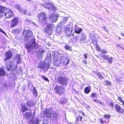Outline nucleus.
I'll use <instances>...</instances> for the list:
<instances>
[{"mask_svg":"<svg viewBox=\"0 0 124 124\" xmlns=\"http://www.w3.org/2000/svg\"><path fill=\"white\" fill-rule=\"evenodd\" d=\"M90 86H87L85 88L84 90V92L86 94H88L91 91V89L90 88Z\"/></svg>","mask_w":124,"mask_h":124,"instance_id":"25","label":"nucleus"},{"mask_svg":"<svg viewBox=\"0 0 124 124\" xmlns=\"http://www.w3.org/2000/svg\"><path fill=\"white\" fill-rule=\"evenodd\" d=\"M121 34L124 37V33H121Z\"/></svg>","mask_w":124,"mask_h":124,"instance_id":"61","label":"nucleus"},{"mask_svg":"<svg viewBox=\"0 0 124 124\" xmlns=\"http://www.w3.org/2000/svg\"><path fill=\"white\" fill-rule=\"evenodd\" d=\"M12 56V53L11 51H7L5 54V58L4 59L3 61L5 62L11 59Z\"/></svg>","mask_w":124,"mask_h":124,"instance_id":"8","label":"nucleus"},{"mask_svg":"<svg viewBox=\"0 0 124 124\" xmlns=\"http://www.w3.org/2000/svg\"><path fill=\"white\" fill-rule=\"evenodd\" d=\"M90 37L92 40V43H94V44L95 43V42L94 41H97V40L95 39V37L94 35L92 34H90Z\"/></svg>","mask_w":124,"mask_h":124,"instance_id":"28","label":"nucleus"},{"mask_svg":"<svg viewBox=\"0 0 124 124\" xmlns=\"http://www.w3.org/2000/svg\"><path fill=\"white\" fill-rule=\"evenodd\" d=\"M115 107L116 110L117 112L122 114L124 112L123 109L119 105L116 104L115 105Z\"/></svg>","mask_w":124,"mask_h":124,"instance_id":"16","label":"nucleus"},{"mask_svg":"<svg viewBox=\"0 0 124 124\" xmlns=\"http://www.w3.org/2000/svg\"><path fill=\"white\" fill-rule=\"evenodd\" d=\"M44 51L43 49H40L37 52V56L39 58H40L42 57V54Z\"/></svg>","mask_w":124,"mask_h":124,"instance_id":"19","label":"nucleus"},{"mask_svg":"<svg viewBox=\"0 0 124 124\" xmlns=\"http://www.w3.org/2000/svg\"><path fill=\"white\" fill-rule=\"evenodd\" d=\"M25 47L29 53L32 51L34 48H36L37 47L35 39H32L29 42L26 43L25 44Z\"/></svg>","mask_w":124,"mask_h":124,"instance_id":"1","label":"nucleus"},{"mask_svg":"<svg viewBox=\"0 0 124 124\" xmlns=\"http://www.w3.org/2000/svg\"><path fill=\"white\" fill-rule=\"evenodd\" d=\"M116 46L117 47H119L120 48H122L123 50H124V48H122V47L121 46H120L118 44H117L116 45Z\"/></svg>","mask_w":124,"mask_h":124,"instance_id":"54","label":"nucleus"},{"mask_svg":"<svg viewBox=\"0 0 124 124\" xmlns=\"http://www.w3.org/2000/svg\"><path fill=\"white\" fill-rule=\"evenodd\" d=\"M82 31V30L81 28L79 27H78V28L76 27L75 30V32L76 33L79 34Z\"/></svg>","mask_w":124,"mask_h":124,"instance_id":"23","label":"nucleus"},{"mask_svg":"<svg viewBox=\"0 0 124 124\" xmlns=\"http://www.w3.org/2000/svg\"><path fill=\"white\" fill-rule=\"evenodd\" d=\"M78 121H79L78 118H76V122H78Z\"/></svg>","mask_w":124,"mask_h":124,"instance_id":"62","label":"nucleus"},{"mask_svg":"<svg viewBox=\"0 0 124 124\" xmlns=\"http://www.w3.org/2000/svg\"><path fill=\"white\" fill-rule=\"evenodd\" d=\"M42 77L43 79L45 81H49V80L46 77L44 76H42Z\"/></svg>","mask_w":124,"mask_h":124,"instance_id":"43","label":"nucleus"},{"mask_svg":"<svg viewBox=\"0 0 124 124\" xmlns=\"http://www.w3.org/2000/svg\"><path fill=\"white\" fill-rule=\"evenodd\" d=\"M32 92L34 96L35 97L37 95V92L34 87H33Z\"/></svg>","mask_w":124,"mask_h":124,"instance_id":"30","label":"nucleus"},{"mask_svg":"<svg viewBox=\"0 0 124 124\" xmlns=\"http://www.w3.org/2000/svg\"><path fill=\"white\" fill-rule=\"evenodd\" d=\"M108 62L110 63H111L112 62V57L108 58Z\"/></svg>","mask_w":124,"mask_h":124,"instance_id":"41","label":"nucleus"},{"mask_svg":"<svg viewBox=\"0 0 124 124\" xmlns=\"http://www.w3.org/2000/svg\"><path fill=\"white\" fill-rule=\"evenodd\" d=\"M105 83L108 85H110V82L107 80H106L105 81Z\"/></svg>","mask_w":124,"mask_h":124,"instance_id":"50","label":"nucleus"},{"mask_svg":"<svg viewBox=\"0 0 124 124\" xmlns=\"http://www.w3.org/2000/svg\"><path fill=\"white\" fill-rule=\"evenodd\" d=\"M18 10L20 11V12H21V13H23L24 14H25L26 12V11L25 10H23V11L20 8H18Z\"/></svg>","mask_w":124,"mask_h":124,"instance_id":"40","label":"nucleus"},{"mask_svg":"<svg viewBox=\"0 0 124 124\" xmlns=\"http://www.w3.org/2000/svg\"><path fill=\"white\" fill-rule=\"evenodd\" d=\"M45 2L46 5L49 6L51 8H56L51 1H48L47 0H46Z\"/></svg>","mask_w":124,"mask_h":124,"instance_id":"21","label":"nucleus"},{"mask_svg":"<svg viewBox=\"0 0 124 124\" xmlns=\"http://www.w3.org/2000/svg\"><path fill=\"white\" fill-rule=\"evenodd\" d=\"M56 113L55 112H54L52 113L51 112V115L52 116H50V118L51 120H54V119H56Z\"/></svg>","mask_w":124,"mask_h":124,"instance_id":"29","label":"nucleus"},{"mask_svg":"<svg viewBox=\"0 0 124 124\" xmlns=\"http://www.w3.org/2000/svg\"><path fill=\"white\" fill-rule=\"evenodd\" d=\"M79 117H80V118H79L80 120V121H81L82 120V117L80 116H79Z\"/></svg>","mask_w":124,"mask_h":124,"instance_id":"59","label":"nucleus"},{"mask_svg":"<svg viewBox=\"0 0 124 124\" xmlns=\"http://www.w3.org/2000/svg\"><path fill=\"white\" fill-rule=\"evenodd\" d=\"M64 99L63 98H62L61 99V103L62 104H63L64 103H65L66 102L65 100H63Z\"/></svg>","mask_w":124,"mask_h":124,"instance_id":"45","label":"nucleus"},{"mask_svg":"<svg viewBox=\"0 0 124 124\" xmlns=\"http://www.w3.org/2000/svg\"><path fill=\"white\" fill-rule=\"evenodd\" d=\"M26 104L28 107H32L34 105V101L32 100L28 99L26 102Z\"/></svg>","mask_w":124,"mask_h":124,"instance_id":"12","label":"nucleus"},{"mask_svg":"<svg viewBox=\"0 0 124 124\" xmlns=\"http://www.w3.org/2000/svg\"><path fill=\"white\" fill-rule=\"evenodd\" d=\"M13 61H9L6 62L5 63L6 68L8 71H9L10 70H12V71H13L15 68L14 67L13 69H12V65L13 64Z\"/></svg>","mask_w":124,"mask_h":124,"instance_id":"7","label":"nucleus"},{"mask_svg":"<svg viewBox=\"0 0 124 124\" xmlns=\"http://www.w3.org/2000/svg\"><path fill=\"white\" fill-rule=\"evenodd\" d=\"M96 93H93L91 95V97L94 98H96Z\"/></svg>","mask_w":124,"mask_h":124,"instance_id":"38","label":"nucleus"},{"mask_svg":"<svg viewBox=\"0 0 124 124\" xmlns=\"http://www.w3.org/2000/svg\"><path fill=\"white\" fill-rule=\"evenodd\" d=\"M65 32L67 37L70 36L71 34L72 29L66 27L65 29Z\"/></svg>","mask_w":124,"mask_h":124,"instance_id":"18","label":"nucleus"},{"mask_svg":"<svg viewBox=\"0 0 124 124\" xmlns=\"http://www.w3.org/2000/svg\"><path fill=\"white\" fill-rule=\"evenodd\" d=\"M118 100L121 102L123 101V100L122 99V98L121 97H118Z\"/></svg>","mask_w":124,"mask_h":124,"instance_id":"49","label":"nucleus"},{"mask_svg":"<svg viewBox=\"0 0 124 124\" xmlns=\"http://www.w3.org/2000/svg\"><path fill=\"white\" fill-rule=\"evenodd\" d=\"M19 30L17 29H14L13 31V32L15 34H17L19 32Z\"/></svg>","mask_w":124,"mask_h":124,"instance_id":"31","label":"nucleus"},{"mask_svg":"<svg viewBox=\"0 0 124 124\" xmlns=\"http://www.w3.org/2000/svg\"><path fill=\"white\" fill-rule=\"evenodd\" d=\"M63 57V59L64 60V61L63 62L64 64L66 65H67L69 62V60L66 57Z\"/></svg>","mask_w":124,"mask_h":124,"instance_id":"27","label":"nucleus"},{"mask_svg":"<svg viewBox=\"0 0 124 124\" xmlns=\"http://www.w3.org/2000/svg\"><path fill=\"white\" fill-rule=\"evenodd\" d=\"M59 15L58 14H52L49 17L50 19H52L54 22H56L57 19Z\"/></svg>","mask_w":124,"mask_h":124,"instance_id":"15","label":"nucleus"},{"mask_svg":"<svg viewBox=\"0 0 124 124\" xmlns=\"http://www.w3.org/2000/svg\"><path fill=\"white\" fill-rule=\"evenodd\" d=\"M21 109L23 112L29 110L28 108L27 107L24 105H22Z\"/></svg>","mask_w":124,"mask_h":124,"instance_id":"24","label":"nucleus"},{"mask_svg":"<svg viewBox=\"0 0 124 124\" xmlns=\"http://www.w3.org/2000/svg\"><path fill=\"white\" fill-rule=\"evenodd\" d=\"M95 48L98 51H99L100 50V49L99 47L98 46V45L97 44V41H95Z\"/></svg>","mask_w":124,"mask_h":124,"instance_id":"33","label":"nucleus"},{"mask_svg":"<svg viewBox=\"0 0 124 124\" xmlns=\"http://www.w3.org/2000/svg\"><path fill=\"white\" fill-rule=\"evenodd\" d=\"M51 110L48 108H47L44 111V118H50V116H51Z\"/></svg>","mask_w":124,"mask_h":124,"instance_id":"10","label":"nucleus"},{"mask_svg":"<svg viewBox=\"0 0 124 124\" xmlns=\"http://www.w3.org/2000/svg\"><path fill=\"white\" fill-rule=\"evenodd\" d=\"M84 57H85V59L86 60L87 58V54H85L84 55Z\"/></svg>","mask_w":124,"mask_h":124,"instance_id":"51","label":"nucleus"},{"mask_svg":"<svg viewBox=\"0 0 124 124\" xmlns=\"http://www.w3.org/2000/svg\"><path fill=\"white\" fill-rule=\"evenodd\" d=\"M74 38L75 39V40L76 41H77L78 40V38H79L78 36H76L74 37Z\"/></svg>","mask_w":124,"mask_h":124,"instance_id":"48","label":"nucleus"},{"mask_svg":"<svg viewBox=\"0 0 124 124\" xmlns=\"http://www.w3.org/2000/svg\"><path fill=\"white\" fill-rule=\"evenodd\" d=\"M86 36L85 34L82 33L80 37V42L83 43L84 41L86 40Z\"/></svg>","mask_w":124,"mask_h":124,"instance_id":"20","label":"nucleus"},{"mask_svg":"<svg viewBox=\"0 0 124 124\" xmlns=\"http://www.w3.org/2000/svg\"><path fill=\"white\" fill-rule=\"evenodd\" d=\"M65 48L66 50H72L71 47L68 45L65 46Z\"/></svg>","mask_w":124,"mask_h":124,"instance_id":"35","label":"nucleus"},{"mask_svg":"<svg viewBox=\"0 0 124 124\" xmlns=\"http://www.w3.org/2000/svg\"><path fill=\"white\" fill-rule=\"evenodd\" d=\"M0 8H5V7L0 6Z\"/></svg>","mask_w":124,"mask_h":124,"instance_id":"64","label":"nucleus"},{"mask_svg":"<svg viewBox=\"0 0 124 124\" xmlns=\"http://www.w3.org/2000/svg\"><path fill=\"white\" fill-rule=\"evenodd\" d=\"M32 115V112L30 111V112H27L25 113V115L26 116V117L28 119H31V118H30V117H31Z\"/></svg>","mask_w":124,"mask_h":124,"instance_id":"22","label":"nucleus"},{"mask_svg":"<svg viewBox=\"0 0 124 124\" xmlns=\"http://www.w3.org/2000/svg\"><path fill=\"white\" fill-rule=\"evenodd\" d=\"M121 102L122 103V104L124 106V101H123Z\"/></svg>","mask_w":124,"mask_h":124,"instance_id":"63","label":"nucleus"},{"mask_svg":"<svg viewBox=\"0 0 124 124\" xmlns=\"http://www.w3.org/2000/svg\"><path fill=\"white\" fill-rule=\"evenodd\" d=\"M61 29L60 27H58L56 28V29L55 30L56 32L57 33L60 32L61 31Z\"/></svg>","mask_w":124,"mask_h":124,"instance_id":"37","label":"nucleus"},{"mask_svg":"<svg viewBox=\"0 0 124 124\" xmlns=\"http://www.w3.org/2000/svg\"><path fill=\"white\" fill-rule=\"evenodd\" d=\"M33 117L31 119H30V123L31 124H39L40 121L38 118H35L33 119Z\"/></svg>","mask_w":124,"mask_h":124,"instance_id":"11","label":"nucleus"},{"mask_svg":"<svg viewBox=\"0 0 124 124\" xmlns=\"http://www.w3.org/2000/svg\"><path fill=\"white\" fill-rule=\"evenodd\" d=\"M6 74V72L2 68H0V77L5 75Z\"/></svg>","mask_w":124,"mask_h":124,"instance_id":"26","label":"nucleus"},{"mask_svg":"<svg viewBox=\"0 0 124 124\" xmlns=\"http://www.w3.org/2000/svg\"><path fill=\"white\" fill-rule=\"evenodd\" d=\"M3 13L7 18H11L13 16L12 11L9 8H0V18L2 17Z\"/></svg>","mask_w":124,"mask_h":124,"instance_id":"2","label":"nucleus"},{"mask_svg":"<svg viewBox=\"0 0 124 124\" xmlns=\"http://www.w3.org/2000/svg\"><path fill=\"white\" fill-rule=\"evenodd\" d=\"M51 9V10L52 11H54V10H56V8H50Z\"/></svg>","mask_w":124,"mask_h":124,"instance_id":"56","label":"nucleus"},{"mask_svg":"<svg viewBox=\"0 0 124 124\" xmlns=\"http://www.w3.org/2000/svg\"><path fill=\"white\" fill-rule=\"evenodd\" d=\"M15 8H20V6L18 5H16V6Z\"/></svg>","mask_w":124,"mask_h":124,"instance_id":"55","label":"nucleus"},{"mask_svg":"<svg viewBox=\"0 0 124 124\" xmlns=\"http://www.w3.org/2000/svg\"><path fill=\"white\" fill-rule=\"evenodd\" d=\"M100 122L102 123H103L104 122V121L102 119H101V120H100Z\"/></svg>","mask_w":124,"mask_h":124,"instance_id":"57","label":"nucleus"},{"mask_svg":"<svg viewBox=\"0 0 124 124\" xmlns=\"http://www.w3.org/2000/svg\"><path fill=\"white\" fill-rule=\"evenodd\" d=\"M27 21L28 22H30V23H33V24H34L35 25H36V24L34 23H33V22L32 21H30L28 19H27Z\"/></svg>","mask_w":124,"mask_h":124,"instance_id":"53","label":"nucleus"},{"mask_svg":"<svg viewBox=\"0 0 124 124\" xmlns=\"http://www.w3.org/2000/svg\"><path fill=\"white\" fill-rule=\"evenodd\" d=\"M81 114L83 116H85V114H84V112H81Z\"/></svg>","mask_w":124,"mask_h":124,"instance_id":"58","label":"nucleus"},{"mask_svg":"<svg viewBox=\"0 0 124 124\" xmlns=\"http://www.w3.org/2000/svg\"><path fill=\"white\" fill-rule=\"evenodd\" d=\"M38 17L39 22L41 23H46L47 20V17L45 13H42L39 14Z\"/></svg>","mask_w":124,"mask_h":124,"instance_id":"6","label":"nucleus"},{"mask_svg":"<svg viewBox=\"0 0 124 124\" xmlns=\"http://www.w3.org/2000/svg\"><path fill=\"white\" fill-rule=\"evenodd\" d=\"M93 100L95 102H97L98 104H100L102 105H103V103L98 100L94 99Z\"/></svg>","mask_w":124,"mask_h":124,"instance_id":"34","label":"nucleus"},{"mask_svg":"<svg viewBox=\"0 0 124 124\" xmlns=\"http://www.w3.org/2000/svg\"><path fill=\"white\" fill-rule=\"evenodd\" d=\"M18 18L16 17L14 18L11 21V27L13 28L18 23Z\"/></svg>","mask_w":124,"mask_h":124,"instance_id":"14","label":"nucleus"},{"mask_svg":"<svg viewBox=\"0 0 124 124\" xmlns=\"http://www.w3.org/2000/svg\"><path fill=\"white\" fill-rule=\"evenodd\" d=\"M109 105L111 106H113L114 105V103L112 102H110L109 103Z\"/></svg>","mask_w":124,"mask_h":124,"instance_id":"52","label":"nucleus"},{"mask_svg":"<svg viewBox=\"0 0 124 124\" xmlns=\"http://www.w3.org/2000/svg\"><path fill=\"white\" fill-rule=\"evenodd\" d=\"M52 28L51 25H48L45 28L44 32L48 35H50L52 32Z\"/></svg>","mask_w":124,"mask_h":124,"instance_id":"13","label":"nucleus"},{"mask_svg":"<svg viewBox=\"0 0 124 124\" xmlns=\"http://www.w3.org/2000/svg\"><path fill=\"white\" fill-rule=\"evenodd\" d=\"M97 74L98 76V78L101 79H102L103 78V77L101 75V74L99 72H97Z\"/></svg>","mask_w":124,"mask_h":124,"instance_id":"32","label":"nucleus"},{"mask_svg":"<svg viewBox=\"0 0 124 124\" xmlns=\"http://www.w3.org/2000/svg\"><path fill=\"white\" fill-rule=\"evenodd\" d=\"M110 115H108V114H106L104 116L106 118H108L110 117Z\"/></svg>","mask_w":124,"mask_h":124,"instance_id":"44","label":"nucleus"},{"mask_svg":"<svg viewBox=\"0 0 124 124\" xmlns=\"http://www.w3.org/2000/svg\"><path fill=\"white\" fill-rule=\"evenodd\" d=\"M82 62H83V64L84 65H87V63L86 62L85 59V60H83L82 61Z\"/></svg>","mask_w":124,"mask_h":124,"instance_id":"47","label":"nucleus"},{"mask_svg":"<svg viewBox=\"0 0 124 124\" xmlns=\"http://www.w3.org/2000/svg\"><path fill=\"white\" fill-rule=\"evenodd\" d=\"M53 55V59L56 61L58 60L57 56L54 52H49L48 54L47 58L49 62H50L52 61L51 57Z\"/></svg>","mask_w":124,"mask_h":124,"instance_id":"5","label":"nucleus"},{"mask_svg":"<svg viewBox=\"0 0 124 124\" xmlns=\"http://www.w3.org/2000/svg\"><path fill=\"white\" fill-rule=\"evenodd\" d=\"M0 32L3 34L5 35L7 37V35L6 33L2 29L0 28Z\"/></svg>","mask_w":124,"mask_h":124,"instance_id":"39","label":"nucleus"},{"mask_svg":"<svg viewBox=\"0 0 124 124\" xmlns=\"http://www.w3.org/2000/svg\"><path fill=\"white\" fill-rule=\"evenodd\" d=\"M25 30H23V33H22V34L23 35H24V32H25Z\"/></svg>","mask_w":124,"mask_h":124,"instance_id":"60","label":"nucleus"},{"mask_svg":"<svg viewBox=\"0 0 124 124\" xmlns=\"http://www.w3.org/2000/svg\"><path fill=\"white\" fill-rule=\"evenodd\" d=\"M68 78L65 76L62 77L59 76L58 77V82L60 84L62 85H67L68 84Z\"/></svg>","mask_w":124,"mask_h":124,"instance_id":"4","label":"nucleus"},{"mask_svg":"<svg viewBox=\"0 0 124 124\" xmlns=\"http://www.w3.org/2000/svg\"><path fill=\"white\" fill-rule=\"evenodd\" d=\"M21 59L20 57V56L19 55L18 57V59L17 60V62L18 63H20L21 62Z\"/></svg>","mask_w":124,"mask_h":124,"instance_id":"42","label":"nucleus"},{"mask_svg":"<svg viewBox=\"0 0 124 124\" xmlns=\"http://www.w3.org/2000/svg\"><path fill=\"white\" fill-rule=\"evenodd\" d=\"M50 67L49 63H46L43 62H40L38 63L37 68L43 70L44 72L47 71Z\"/></svg>","mask_w":124,"mask_h":124,"instance_id":"3","label":"nucleus"},{"mask_svg":"<svg viewBox=\"0 0 124 124\" xmlns=\"http://www.w3.org/2000/svg\"><path fill=\"white\" fill-rule=\"evenodd\" d=\"M101 56L104 59H107L108 58V55H105L103 54L101 55Z\"/></svg>","mask_w":124,"mask_h":124,"instance_id":"36","label":"nucleus"},{"mask_svg":"<svg viewBox=\"0 0 124 124\" xmlns=\"http://www.w3.org/2000/svg\"><path fill=\"white\" fill-rule=\"evenodd\" d=\"M54 90L58 94L61 95L64 91V89L61 86H57Z\"/></svg>","mask_w":124,"mask_h":124,"instance_id":"9","label":"nucleus"},{"mask_svg":"<svg viewBox=\"0 0 124 124\" xmlns=\"http://www.w3.org/2000/svg\"><path fill=\"white\" fill-rule=\"evenodd\" d=\"M101 52L103 54H107V52L105 50H101Z\"/></svg>","mask_w":124,"mask_h":124,"instance_id":"46","label":"nucleus"},{"mask_svg":"<svg viewBox=\"0 0 124 124\" xmlns=\"http://www.w3.org/2000/svg\"><path fill=\"white\" fill-rule=\"evenodd\" d=\"M32 35V33L31 31L29 30H27L25 36V39L27 40L28 38L31 37Z\"/></svg>","mask_w":124,"mask_h":124,"instance_id":"17","label":"nucleus"}]
</instances>
